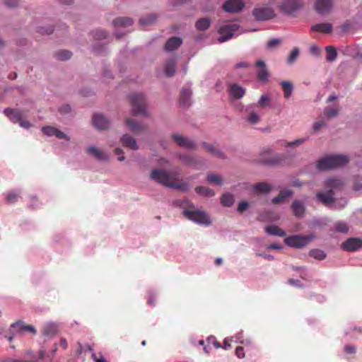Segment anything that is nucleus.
<instances>
[{"label": "nucleus", "mask_w": 362, "mask_h": 362, "mask_svg": "<svg viewBox=\"0 0 362 362\" xmlns=\"http://www.w3.org/2000/svg\"><path fill=\"white\" fill-rule=\"evenodd\" d=\"M151 178L163 185L182 192H187L189 185L186 182L180 181L175 175L163 170L154 169L151 171Z\"/></svg>", "instance_id": "f257e3e1"}, {"label": "nucleus", "mask_w": 362, "mask_h": 362, "mask_svg": "<svg viewBox=\"0 0 362 362\" xmlns=\"http://www.w3.org/2000/svg\"><path fill=\"white\" fill-rule=\"evenodd\" d=\"M349 158L345 155H331L320 159L316 168L321 171L329 170L348 163Z\"/></svg>", "instance_id": "f03ea898"}, {"label": "nucleus", "mask_w": 362, "mask_h": 362, "mask_svg": "<svg viewBox=\"0 0 362 362\" xmlns=\"http://www.w3.org/2000/svg\"><path fill=\"white\" fill-rule=\"evenodd\" d=\"M134 115H146V102L143 93H133L129 97Z\"/></svg>", "instance_id": "7ed1b4c3"}, {"label": "nucleus", "mask_w": 362, "mask_h": 362, "mask_svg": "<svg viewBox=\"0 0 362 362\" xmlns=\"http://www.w3.org/2000/svg\"><path fill=\"white\" fill-rule=\"evenodd\" d=\"M240 30V26L236 23H228L221 26L218 30V33L221 35L218 38V41L222 43L229 40L236 34L239 35L243 33V31Z\"/></svg>", "instance_id": "20e7f679"}, {"label": "nucleus", "mask_w": 362, "mask_h": 362, "mask_svg": "<svg viewBox=\"0 0 362 362\" xmlns=\"http://www.w3.org/2000/svg\"><path fill=\"white\" fill-rule=\"evenodd\" d=\"M10 332L11 334L9 336H5V337L11 342L14 336L16 334H21L25 332H30L35 334L36 329L32 325H25V323L22 321H18L11 325Z\"/></svg>", "instance_id": "39448f33"}, {"label": "nucleus", "mask_w": 362, "mask_h": 362, "mask_svg": "<svg viewBox=\"0 0 362 362\" xmlns=\"http://www.w3.org/2000/svg\"><path fill=\"white\" fill-rule=\"evenodd\" d=\"M313 235H291L284 239V243L286 245L301 248L307 245L313 239Z\"/></svg>", "instance_id": "423d86ee"}, {"label": "nucleus", "mask_w": 362, "mask_h": 362, "mask_svg": "<svg viewBox=\"0 0 362 362\" xmlns=\"http://www.w3.org/2000/svg\"><path fill=\"white\" fill-rule=\"evenodd\" d=\"M185 216L194 222L199 224L209 225L211 223L210 218L208 215L203 211L196 210H185L183 211Z\"/></svg>", "instance_id": "0eeeda50"}, {"label": "nucleus", "mask_w": 362, "mask_h": 362, "mask_svg": "<svg viewBox=\"0 0 362 362\" xmlns=\"http://www.w3.org/2000/svg\"><path fill=\"white\" fill-rule=\"evenodd\" d=\"M303 6L300 0H285L279 6L280 11L285 14H293Z\"/></svg>", "instance_id": "6e6552de"}, {"label": "nucleus", "mask_w": 362, "mask_h": 362, "mask_svg": "<svg viewBox=\"0 0 362 362\" xmlns=\"http://www.w3.org/2000/svg\"><path fill=\"white\" fill-rule=\"evenodd\" d=\"M252 15L257 21H267L275 16L274 11L268 7L256 8L253 10Z\"/></svg>", "instance_id": "1a4fd4ad"}, {"label": "nucleus", "mask_w": 362, "mask_h": 362, "mask_svg": "<svg viewBox=\"0 0 362 362\" xmlns=\"http://www.w3.org/2000/svg\"><path fill=\"white\" fill-rule=\"evenodd\" d=\"M172 139L179 146L186 149H195L196 144L194 141L178 134H173Z\"/></svg>", "instance_id": "9d476101"}, {"label": "nucleus", "mask_w": 362, "mask_h": 362, "mask_svg": "<svg viewBox=\"0 0 362 362\" xmlns=\"http://www.w3.org/2000/svg\"><path fill=\"white\" fill-rule=\"evenodd\" d=\"M362 248V240L356 238L347 239L341 244V249L347 252H355Z\"/></svg>", "instance_id": "9b49d317"}, {"label": "nucleus", "mask_w": 362, "mask_h": 362, "mask_svg": "<svg viewBox=\"0 0 362 362\" xmlns=\"http://www.w3.org/2000/svg\"><path fill=\"white\" fill-rule=\"evenodd\" d=\"M244 6L241 0H228L223 4V9L228 13H238Z\"/></svg>", "instance_id": "f8f14e48"}, {"label": "nucleus", "mask_w": 362, "mask_h": 362, "mask_svg": "<svg viewBox=\"0 0 362 362\" xmlns=\"http://www.w3.org/2000/svg\"><path fill=\"white\" fill-rule=\"evenodd\" d=\"M332 6V0H316L315 9L319 14L325 15L330 12Z\"/></svg>", "instance_id": "ddd939ff"}, {"label": "nucleus", "mask_w": 362, "mask_h": 362, "mask_svg": "<svg viewBox=\"0 0 362 362\" xmlns=\"http://www.w3.org/2000/svg\"><path fill=\"white\" fill-rule=\"evenodd\" d=\"M334 195V191L332 189H329L326 192H317L316 194V198L320 202L327 206L334 202L335 199Z\"/></svg>", "instance_id": "4468645a"}, {"label": "nucleus", "mask_w": 362, "mask_h": 362, "mask_svg": "<svg viewBox=\"0 0 362 362\" xmlns=\"http://www.w3.org/2000/svg\"><path fill=\"white\" fill-rule=\"evenodd\" d=\"M94 127L98 129H106L110 127V121L103 114H95L92 118Z\"/></svg>", "instance_id": "2eb2a0df"}, {"label": "nucleus", "mask_w": 362, "mask_h": 362, "mask_svg": "<svg viewBox=\"0 0 362 362\" xmlns=\"http://www.w3.org/2000/svg\"><path fill=\"white\" fill-rule=\"evenodd\" d=\"M256 66L259 68L257 71V78L259 81L267 82L269 78V71L266 68V64L262 60H259L256 63Z\"/></svg>", "instance_id": "dca6fc26"}, {"label": "nucleus", "mask_w": 362, "mask_h": 362, "mask_svg": "<svg viewBox=\"0 0 362 362\" xmlns=\"http://www.w3.org/2000/svg\"><path fill=\"white\" fill-rule=\"evenodd\" d=\"M5 115L13 123H18L23 118L21 111L16 109L6 108L4 110Z\"/></svg>", "instance_id": "f3484780"}, {"label": "nucleus", "mask_w": 362, "mask_h": 362, "mask_svg": "<svg viewBox=\"0 0 362 362\" xmlns=\"http://www.w3.org/2000/svg\"><path fill=\"white\" fill-rule=\"evenodd\" d=\"M245 90L240 86L233 83L229 86V94L234 99H240L243 97Z\"/></svg>", "instance_id": "a211bd4d"}, {"label": "nucleus", "mask_w": 362, "mask_h": 362, "mask_svg": "<svg viewBox=\"0 0 362 362\" xmlns=\"http://www.w3.org/2000/svg\"><path fill=\"white\" fill-rule=\"evenodd\" d=\"M121 143L123 146L132 150H136L139 148L135 139L127 134L123 135L121 139Z\"/></svg>", "instance_id": "6ab92c4d"}, {"label": "nucleus", "mask_w": 362, "mask_h": 362, "mask_svg": "<svg viewBox=\"0 0 362 362\" xmlns=\"http://www.w3.org/2000/svg\"><path fill=\"white\" fill-rule=\"evenodd\" d=\"M252 189L255 194H268L271 192L272 186L264 182H257L252 185Z\"/></svg>", "instance_id": "aec40b11"}, {"label": "nucleus", "mask_w": 362, "mask_h": 362, "mask_svg": "<svg viewBox=\"0 0 362 362\" xmlns=\"http://www.w3.org/2000/svg\"><path fill=\"white\" fill-rule=\"evenodd\" d=\"M182 40L180 37H170L165 45V49L168 52L175 50L182 45Z\"/></svg>", "instance_id": "412c9836"}, {"label": "nucleus", "mask_w": 362, "mask_h": 362, "mask_svg": "<svg viewBox=\"0 0 362 362\" xmlns=\"http://www.w3.org/2000/svg\"><path fill=\"white\" fill-rule=\"evenodd\" d=\"M125 124L129 130L134 133H140L145 129V127L144 125L136 122L132 118H127L125 119Z\"/></svg>", "instance_id": "4be33fe9"}, {"label": "nucleus", "mask_w": 362, "mask_h": 362, "mask_svg": "<svg viewBox=\"0 0 362 362\" xmlns=\"http://www.w3.org/2000/svg\"><path fill=\"white\" fill-rule=\"evenodd\" d=\"M177 68V62L175 59L168 60L164 66V73L166 76L171 77L174 76Z\"/></svg>", "instance_id": "5701e85b"}, {"label": "nucleus", "mask_w": 362, "mask_h": 362, "mask_svg": "<svg viewBox=\"0 0 362 362\" xmlns=\"http://www.w3.org/2000/svg\"><path fill=\"white\" fill-rule=\"evenodd\" d=\"M87 152L93 156H94L96 159L99 160H107L108 156L101 150L94 147L90 146L87 148Z\"/></svg>", "instance_id": "b1692460"}, {"label": "nucleus", "mask_w": 362, "mask_h": 362, "mask_svg": "<svg viewBox=\"0 0 362 362\" xmlns=\"http://www.w3.org/2000/svg\"><path fill=\"white\" fill-rule=\"evenodd\" d=\"M311 30L321 33H330L332 32V25L330 23H318L313 25Z\"/></svg>", "instance_id": "393cba45"}, {"label": "nucleus", "mask_w": 362, "mask_h": 362, "mask_svg": "<svg viewBox=\"0 0 362 362\" xmlns=\"http://www.w3.org/2000/svg\"><path fill=\"white\" fill-rule=\"evenodd\" d=\"M112 24L115 28H127L133 24V21L129 17H118L113 21Z\"/></svg>", "instance_id": "a878e982"}, {"label": "nucleus", "mask_w": 362, "mask_h": 362, "mask_svg": "<svg viewBox=\"0 0 362 362\" xmlns=\"http://www.w3.org/2000/svg\"><path fill=\"white\" fill-rule=\"evenodd\" d=\"M291 209L293 210V214L298 217L303 216L305 210L303 203L298 200H295L292 203Z\"/></svg>", "instance_id": "bb28decb"}, {"label": "nucleus", "mask_w": 362, "mask_h": 362, "mask_svg": "<svg viewBox=\"0 0 362 362\" xmlns=\"http://www.w3.org/2000/svg\"><path fill=\"white\" fill-rule=\"evenodd\" d=\"M191 95H192V91L190 89L182 88L181 90L180 103L182 106H189Z\"/></svg>", "instance_id": "cd10ccee"}, {"label": "nucleus", "mask_w": 362, "mask_h": 362, "mask_svg": "<svg viewBox=\"0 0 362 362\" xmlns=\"http://www.w3.org/2000/svg\"><path fill=\"white\" fill-rule=\"evenodd\" d=\"M202 147L209 153H211L212 155L220 158H224V154L223 153L218 149L216 146L207 144L206 142L202 143Z\"/></svg>", "instance_id": "c85d7f7f"}, {"label": "nucleus", "mask_w": 362, "mask_h": 362, "mask_svg": "<svg viewBox=\"0 0 362 362\" xmlns=\"http://www.w3.org/2000/svg\"><path fill=\"white\" fill-rule=\"evenodd\" d=\"M293 194V192L291 189H283L281 190L278 196L275 197L272 199V203L277 204L283 202L286 198L291 197Z\"/></svg>", "instance_id": "c756f323"}, {"label": "nucleus", "mask_w": 362, "mask_h": 362, "mask_svg": "<svg viewBox=\"0 0 362 362\" xmlns=\"http://www.w3.org/2000/svg\"><path fill=\"white\" fill-rule=\"evenodd\" d=\"M343 185L344 182L342 180L337 178H329L325 182V187L327 188H329V189H332L333 191L334 189H341Z\"/></svg>", "instance_id": "7c9ffc66"}, {"label": "nucleus", "mask_w": 362, "mask_h": 362, "mask_svg": "<svg viewBox=\"0 0 362 362\" xmlns=\"http://www.w3.org/2000/svg\"><path fill=\"white\" fill-rule=\"evenodd\" d=\"M58 332V327L54 323H49L43 328V334L47 337H52Z\"/></svg>", "instance_id": "2f4dec72"}, {"label": "nucleus", "mask_w": 362, "mask_h": 362, "mask_svg": "<svg viewBox=\"0 0 362 362\" xmlns=\"http://www.w3.org/2000/svg\"><path fill=\"white\" fill-rule=\"evenodd\" d=\"M265 231L272 235H276L279 237H284L286 235V233L277 226L271 225L265 228Z\"/></svg>", "instance_id": "473e14b6"}, {"label": "nucleus", "mask_w": 362, "mask_h": 362, "mask_svg": "<svg viewBox=\"0 0 362 362\" xmlns=\"http://www.w3.org/2000/svg\"><path fill=\"white\" fill-rule=\"evenodd\" d=\"M280 84L283 89L284 97L286 98H290L293 90V84L289 81H281Z\"/></svg>", "instance_id": "72a5a7b5"}, {"label": "nucleus", "mask_w": 362, "mask_h": 362, "mask_svg": "<svg viewBox=\"0 0 362 362\" xmlns=\"http://www.w3.org/2000/svg\"><path fill=\"white\" fill-rule=\"evenodd\" d=\"M195 191L198 194L203 196V197H213L215 194L213 189H211L209 187H202V186L197 187L195 188Z\"/></svg>", "instance_id": "f704fd0d"}, {"label": "nucleus", "mask_w": 362, "mask_h": 362, "mask_svg": "<svg viewBox=\"0 0 362 362\" xmlns=\"http://www.w3.org/2000/svg\"><path fill=\"white\" fill-rule=\"evenodd\" d=\"M77 349L76 350V354L78 357L85 354L87 351L92 353L93 351V347L90 344L83 346L80 342L77 343Z\"/></svg>", "instance_id": "c9c22d12"}, {"label": "nucleus", "mask_w": 362, "mask_h": 362, "mask_svg": "<svg viewBox=\"0 0 362 362\" xmlns=\"http://www.w3.org/2000/svg\"><path fill=\"white\" fill-rule=\"evenodd\" d=\"M221 203L223 206L226 207L231 206L234 203V197L230 193H226L221 197Z\"/></svg>", "instance_id": "e433bc0d"}, {"label": "nucleus", "mask_w": 362, "mask_h": 362, "mask_svg": "<svg viewBox=\"0 0 362 362\" xmlns=\"http://www.w3.org/2000/svg\"><path fill=\"white\" fill-rule=\"evenodd\" d=\"M21 192L16 190L9 191L6 194V198L9 204H14L20 198Z\"/></svg>", "instance_id": "4c0bfd02"}, {"label": "nucleus", "mask_w": 362, "mask_h": 362, "mask_svg": "<svg viewBox=\"0 0 362 362\" xmlns=\"http://www.w3.org/2000/svg\"><path fill=\"white\" fill-rule=\"evenodd\" d=\"M211 25V21L207 18H203L199 19L195 24L196 28L199 30H205Z\"/></svg>", "instance_id": "58836bf2"}, {"label": "nucleus", "mask_w": 362, "mask_h": 362, "mask_svg": "<svg viewBox=\"0 0 362 362\" xmlns=\"http://www.w3.org/2000/svg\"><path fill=\"white\" fill-rule=\"evenodd\" d=\"M309 255L317 260H323L326 258V253L319 249H313L309 252Z\"/></svg>", "instance_id": "ea45409f"}, {"label": "nucleus", "mask_w": 362, "mask_h": 362, "mask_svg": "<svg viewBox=\"0 0 362 362\" xmlns=\"http://www.w3.org/2000/svg\"><path fill=\"white\" fill-rule=\"evenodd\" d=\"M180 162H181L182 164L187 165H197V160L196 159L189 155H181L180 156Z\"/></svg>", "instance_id": "a19ab883"}, {"label": "nucleus", "mask_w": 362, "mask_h": 362, "mask_svg": "<svg viewBox=\"0 0 362 362\" xmlns=\"http://www.w3.org/2000/svg\"><path fill=\"white\" fill-rule=\"evenodd\" d=\"M327 57L326 59L328 62H333L337 59V52L336 49L332 46L326 47Z\"/></svg>", "instance_id": "79ce46f5"}, {"label": "nucleus", "mask_w": 362, "mask_h": 362, "mask_svg": "<svg viewBox=\"0 0 362 362\" xmlns=\"http://www.w3.org/2000/svg\"><path fill=\"white\" fill-rule=\"evenodd\" d=\"M71 52L68 50H59L54 54L57 59L60 61H65L71 58Z\"/></svg>", "instance_id": "37998d69"}, {"label": "nucleus", "mask_w": 362, "mask_h": 362, "mask_svg": "<svg viewBox=\"0 0 362 362\" xmlns=\"http://www.w3.org/2000/svg\"><path fill=\"white\" fill-rule=\"evenodd\" d=\"M156 19V16L155 14H150L144 18H141L139 20V23L142 26H147L151 25Z\"/></svg>", "instance_id": "c03bdc74"}, {"label": "nucleus", "mask_w": 362, "mask_h": 362, "mask_svg": "<svg viewBox=\"0 0 362 362\" xmlns=\"http://www.w3.org/2000/svg\"><path fill=\"white\" fill-rule=\"evenodd\" d=\"M207 181L217 185H221L223 184L221 177L215 174L208 175Z\"/></svg>", "instance_id": "a18cd8bd"}, {"label": "nucleus", "mask_w": 362, "mask_h": 362, "mask_svg": "<svg viewBox=\"0 0 362 362\" xmlns=\"http://www.w3.org/2000/svg\"><path fill=\"white\" fill-rule=\"evenodd\" d=\"M324 115L328 119L336 117L338 115V110L331 107H327L324 110Z\"/></svg>", "instance_id": "49530a36"}, {"label": "nucleus", "mask_w": 362, "mask_h": 362, "mask_svg": "<svg viewBox=\"0 0 362 362\" xmlns=\"http://www.w3.org/2000/svg\"><path fill=\"white\" fill-rule=\"evenodd\" d=\"M270 98L267 94H263L259 98L257 106L259 107H264L269 105Z\"/></svg>", "instance_id": "de8ad7c7"}, {"label": "nucleus", "mask_w": 362, "mask_h": 362, "mask_svg": "<svg viewBox=\"0 0 362 362\" xmlns=\"http://www.w3.org/2000/svg\"><path fill=\"white\" fill-rule=\"evenodd\" d=\"M335 230L339 233H346L349 230V227L346 223L337 222L334 224Z\"/></svg>", "instance_id": "09e8293b"}, {"label": "nucleus", "mask_w": 362, "mask_h": 362, "mask_svg": "<svg viewBox=\"0 0 362 362\" xmlns=\"http://www.w3.org/2000/svg\"><path fill=\"white\" fill-rule=\"evenodd\" d=\"M307 140L308 138H301L291 142H284L281 145L286 147H292L294 146H299L305 142Z\"/></svg>", "instance_id": "8fccbe9b"}, {"label": "nucleus", "mask_w": 362, "mask_h": 362, "mask_svg": "<svg viewBox=\"0 0 362 362\" xmlns=\"http://www.w3.org/2000/svg\"><path fill=\"white\" fill-rule=\"evenodd\" d=\"M93 36L94 38L97 40H101L106 38L107 36V33L106 31L103 30L98 29L93 32Z\"/></svg>", "instance_id": "3c124183"}, {"label": "nucleus", "mask_w": 362, "mask_h": 362, "mask_svg": "<svg viewBox=\"0 0 362 362\" xmlns=\"http://www.w3.org/2000/svg\"><path fill=\"white\" fill-rule=\"evenodd\" d=\"M56 129L57 128L51 126H46L42 128V132L48 136H54Z\"/></svg>", "instance_id": "603ef678"}, {"label": "nucleus", "mask_w": 362, "mask_h": 362, "mask_svg": "<svg viewBox=\"0 0 362 362\" xmlns=\"http://www.w3.org/2000/svg\"><path fill=\"white\" fill-rule=\"evenodd\" d=\"M261 163L269 164V165H276L280 162V159L277 157L269 158H261L259 160Z\"/></svg>", "instance_id": "864d4df0"}, {"label": "nucleus", "mask_w": 362, "mask_h": 362, "mask_svg": "<svg viewBox=\"0 0 362 362\" xmlns=\"http://www.w3.org/2000/svg\"><path fill=\"white\" fill-rule=\"evenodd\" d=\"M299 54V50L298 48H293L288 58V63L291 64L293 63L298 57Z\"/></svg>", "instance_id": "5fc2aeb1"}, {"label": "nucleus", "mask_w": 362, "mask_h": 362, "mask_svg": "<svg viewBox=\"0 0 362 362\" xmlns=\"http://www.w3.org/2000/svg\"><path fill=\"white\" fill-rule=\"evenodd\" d=\"M259 115L256 112H251L247 117V121L252 124H256L259 122Z\"/></svg>", "instance_id": "6e6d98bb"}, {"label": "nucleus", "mask_w": 362, "mask_h": 362, "mask_svg": "<svg viewBox=\"0 0 362 362\" xmlns=\"http://www.w3.org/2000/svg\"><path fill=\"white\" fill-rule=\"evenodd\" d=\"M248 206H249V204L247 202H245V201L240 202L238 206V212L242 214L245 210L247 209Z\"/></svg>", "instance_id": "4d7b16f0"}, {"label": "nucleus", "mask_w": 362, "mask_h": 362, "mask_svg": "<svg viewBox=\"0 0 362 362\" xmlns=\"http://www.w3.org/2000/svg\"><path fill=\"white\" fill-rule=\"evenodd\" d=\"M326 125V123L323 120H319L314 123L313 124V130L314 132H318L321 128L325 127Z\"/></svg>", "instance_id": "13d9d810"}, {"label": "nucleus", "mask_w": 362, "mask_h": 362, "mask_svg": "<svg viewBox=\"0 0 362 362\" xmlns=\"http://www.w3.org/2000/svg\"><path fill=\"white\" fill-rule=\"evenodd\" d=\"M54 136L60 139H66L67 141L70 140V137L69 136L57 129H56Z\"/></svg>", "instance_id": "bf43d9fd"}, {"label": "nucleus", "mask_w": 362, "mask_h": 362, "mask_svg": "<svg viewBox=\"0 0 362 362\" xmlns=\"http://www.w3.org/2000/svg\"><path fill=\"white\" fill-rule=\"evenodd\" d=\"M280 43V40L274 38L270 40L267 43V47L268 48H274V47L277 46Z\"/></svg>", "instance_id": "052dcab7"}, {"label": "nucleus", "mask_w": 362, "mask_h": 362, "mask_svg": "<svg viewBox=\"0 0 362 362\" xmlns=\"http://www.w3.org/2000/svg\"><path fill=\"white\" fill-rule=\"evenodd\" d=\"M235 355L239 358H243L245 357V352H244V349L243 347L242 346H238L236 347L235 349Z\"/></svg>", "instance_id": "680f3d73"}, {"label": "nucleus", "mask_w": 362, "mask_h": 362, "mask_svg": "<svg viewBox=\"0 0 362 362\" xmlns=\"http://www.w3.org/2000/svg\"><path fill=\"white\" fill-rule=\"evenodd\" d=\"M19 125L24 129H29L32 125L28 120H23V118L18 122Z\"/></svg>", "instance_id": "e2e57ef3"}, {"label": "nucleus", "mask_w": 362, "mask_h": 362, "mask_svg": "<svg viewBox=\"0 0 362 362\" xmlns=\"http://www.w3.org/2000/svg\"><path fill=\"white\" fill-rule=\"evenodd\" d=\"M344 351L346 354H352L356 353V348L354 346L351 345H346L344 346Z\"/></svg>", "instance_id": "0e129e2a"}, {"label": "nucleus", "mask_w": 362, "mask_h": 362, "mask_svg": "<svg viewBox=\"0 0 362 362\" xmlns=\"http://www.w3.org/2000/svg\"><path fill=\"white\" fill-rule=\"evenodd\" d=\"M115 154L119 156L118 157V160L119 161H124L125 160V157L122 155L123 153V151L121 148H115Z\"/></svg>", "instance_id": "69168bd1"}, {"label": "nucleus", "mask_w": 362, "mask_h": 362, "mask_svg": "<svg viewBox=\"0 0 362 362\" xmlns=\"http://www.w3.org/2000/svg\"><path fill=\"white\" fill-rule=\"evenodd\" d=\"M59 346L64 350L68 348V342L66 339L61 338L59 341Z\"/></svg>", "instance_id": "338daca9"}, {"label": "nucleus", "mask_w": 362, "mask_h": 362, "mask_svg": "<svg viewBox=\"0 0 362 362\" xmlns=\"http://www.w3.org/2000/svg\"><path fill=\"white\" fill-rule=\"evenodd\" d=\"M71 111V107L68 105L62 106L59 108V112L62 113H68Z\"/></svg>", "instance_id": "774afa93"}]
</instances>
